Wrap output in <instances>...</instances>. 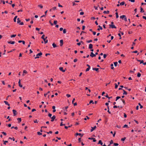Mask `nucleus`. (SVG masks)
Listing matches in <instances>:
<instances>
[{
  "label": "nucleus",
  "instance_id": "nucleus-32",
  "mask_svg": "<svg viewBox=\"0 0 146 146\" xmlns=\"http://www.w3.org/2000/svg\"><path fill=\"white\" fill-rule=\"evenodd\" d=\"M16 36V35H11V38H13V37H15V36Z\"/></svg>",
  "mask_w": 146,
  "mask_h": 146
},
{
  "label": "nucleus",
  "instance_id": "nucleus-64",
  "mask_svg": "<svg viewBox=\"0 0 146 146\" xmlns=\"http://www.w3.org/2000/svg\"><path fill=\"white\" fill-rule=\"evenodd\" d=\"M92 32L93 33V34L94 35H95L96 34V32L95 31H92Z\"/></svg>",
  "mask_w": 146,
  "mask_h": 146
},
{
  "label": "nucleus",
  "instance_id": "nucleus-59",
  "mask_svg": "<svg viewBox=\"0 0 146 146\" xmlns=\"http://www.w3.org/2000/svg\"><path fill=\"white\" fill-rule=\"evenodd\" d=\"M107 56V55L105 54H104L103 55V57L104 58H105Z\"/></svg>",
  "mask_w": 146,
  "mask_h": 146
},
{
  "label": "nucleus",
  "instance_id": "nucleus-42",
  "mask_svg": "<svg viewBox=\"0 0 146 146\" xmlns=\"http://www.w3.org/2000/svg\"><path fill=\"white\" fill-rule=\"evenodd\" d=\"M37 133V134L39 135H40L42 134V133L40 132H38Z\"/></svg>",
  "mask_w": 146,
  "mask_h": 146
},
{
  "label": "nucleus",
  "instance_id": "nucleus-20",
  "mask_svg": "<svg viewBox=\"0 0 146 146\" xmlns=\"http://www.w3.org/2000/svg\"><path fill=\"white\" fill-rule=\"evenodd\" d=\"M92 70H95L96 71H97L98 70L99 68H92Z\"/></svg>",
  "mask_w": 146,
  "mask_h": 146
},
{
  "label": "nucleus",
  "instance_id": "nucleus-4",
  "mask_svg": "<svg viewBox=\"0 0 146 146\" xmlns=\"http://www.w3.org/2000/svg\"><path fill=\"white\" fill-rule=\"evenodd\" d=\"M96 128V126H94V127H91L92 129L90 130V131L91 132L93 131Z\"/></svg>",
  "mask_w": 146,
  "mask_h": 146
},
{
  "label": "nucleus",
  "instance_id": "nucleus-38",
  "mask_svg": "<svg viewBox=\"0 0 146 146\" xmlns=\"http://www.w3.org/2000/svg\"><path fill=\"white\" fill-rule=\"evenodd\" d=\"M140 10V12L142 13L144 12V11L143 10V9L141 7Z\"/></svg>",
  "mask_w": 146,
  "mask_h": 146
},
{
  "label": "nucleus",
  "instance_id": "nucleus-9",
  "mask_svg": "<svg viewBox=\"0 0 146 146\" xmlns=\"http://www.w3.org/2000/svg\"><path fill=\"white\" fill-rule=\"evenodd\" d=\"M13 116H15L16 115V113L17 112L15 110H13Z\"/></svg>",
  "mask_w": 146,
  "mask_h": 146
},
{
  "label": "nucleus",
  "instance_id": "nucleus-51",
  "mask_svg": "<svg viewBox=\"0 0 146 146\" xmlns=\"http://www.w3.org/2000/svg\"><path fill=\"white\" fill-rule=\"evenodd\" d=\"M92 42V40H90L87 41L86 42H88V43H90V42Z\"/></svg>",
  "mask_w": 146,
  "mask_h": 146
},
{
  "label": "nucleus",
  "instance_id": "nucleus-21",
  "mask_svg": "<svg viewBox=\"0 0 146 146\" xmlns=\"http://www.w3.org/2000/svg\"><path fill=\"white\" fill-rule=\"evenodd\" d=\"M125 15H122L120 16V18L122 19H123L125 17Z\"/></svg>",
  "mask_w": 146,
  "mask_h": 146
},
{
  "label": "nucleus",
  "instance_id": "nucleus-44",
  "mask_svg": "<svg viewBox=\"0 0 146 146\" xmlns=\"http://www.w3.org/2000/svg\"><path fill=\"white\" fill-rule=\"evenodd\" d=\"M4 141L3 144L5 145H6V143H7L8 142V141Z\"/></svg>",
  "mask_w": 146,
  "mask_h": 146
},
{
  "label": "nucleus",
  "instance_id": "nucleus-8",
  "mask_svg": "<svg viewBox=\"0 0 146 146\" xmlns=\"http://www.w3.org/2000/svg\"><path fill=\"white\" fill-rule=\"evenodd\" d=\"M90 56L91 57H93L96 56V54H94V53L92 52L91 53Z\"/></svg>",
  "mask_w": 146,
  "mask_h": 146
},
{
  "label": "nucleus",
  "instance_id": "nucleus-41",
  "mask_svg": "<svg viewBox=\"0 0 146 146\" xmlns=\"http://www.w3.org/2000/svg\"><path fill=\"white\" fill-rule=\"evenodd\" d=\"M140 106V108L141 109L143 108V106H142L141 105L140 103H139L138 104Z\"/></svg>",
  "mask_w": 146,
  "mask_h": 146
},
{
  "label": "nucleus",
  "instance_id": "nucleus-28",
  "mask_svg": "<svg viewBox=\"0 0 146 146\" xmlns=\"http://www.w3.org/2000/svg\"><path fill=\"white\" fill-rule=\"evenodd\" d=\"M105 97H106V98H108L109 99H110V98H112V97H109L108 95V94H106V96H104Z\"/></svg>",
  "mask_w": 146,
  "mask_h": 146
},
{
  "label": "nucleus",
  "instance_id": "nucleus-52",
  "mask_svg": "<svg viewBox=\"0 0 146 146\" xmlns=\"http://www.w3.org/2000/svg\"><path fill=\"white\" fill-rule=\"evenodd\" d=\"M57 23V21H54V24L55 25H56Z\"/></svg>",
  "mask_w": 146,
  "mask_h": 146
},
{
  "label": "nucleus",
  "instance_id": "nucleus-30",
  "mask_svg": "<svg viewBox=\"0 0 146 146\" xmlns=\"http://www.w3.org/2000/svg\"><path fill=\"white\" fill-rule=\"evenodd\" d=\"M118 63L117 62H115L114 63V65L115 66H116L117 65Z\"/></svg>",
  "mask_w": 146,
  "mask_h": 146
},
{
  "label": "nucleus",
  "instance_id": "nucleus-22",
  "mask_svg": "<svg viewBox=\"0 0 146 146\" xmlns=\"http://www.w3.org/2000/svg\"><path fill=\"white\" fill-rule=\"evenodd\" d=\"M17 17V16H15L14 17V19H13V21H14V22H16V19Z\"/></svg>",
  "mask_w": 146,
  "mask_h": 146
},
{
  "label": "nucleus",
  "instance_id": "nucleus-63",
  "mask_svg": "<svg viewBox=\"0 0 146 146\" xmlns=\"http://www.w3.org/2000/svg\"><path fill=\"white\" fill-rule=\"evenodd\" d=\"M84 12H80V15H83L84 14Z\"/></svg>",
  "mask_w": 146,
  "mask_h": 146
},
{
  "label": "nucleus",
  "instance_id": "nucleus-11",
  "mask_svg": "<svg viewBox=\"0 0 146 146\" xmlns=\"http://www.w3.org/2000/svg\"><path fill=\"white\" fill-rule=\"evenodd\" d=\"M93 48V45L91 44H89V48L90 49H92Z\"/></svg>",
  "mask_w": 146,
  "mask_h": 146
},
{
  "label": "nucleus",
  "instance_id": "nucleus-49",
  "mask_svg": "<svg viewBox=\"0 0 146 146\" xmlns=\"http://www.w3.org/2000/svg\"><path fill=\"white\" fill-rule=\"evenodd\" d=\"M2 133L4 135H7V133L4 132H2Z\"/></svg>",
  "mask_w": 146,
  "mask_h": 146
},
{
  "label": "nucleus",
  "instance_id": "nucleus-33",
  "mask_svg": "<svg viewBox=\"0 0 146 146\" xmlns=\"http://www.w3.org/2000/svg\"><path fill=\"white\" fill-rule=\"evenodd\" d=\"M68 106L65 107L64 108V110L65 111H67V109H68Z\"/></svg>",
  "mask_w": 146,
  "mask_h": 146
},
{
  "label": "nucleus",
  "instance_id": "nucleus-6",
  "mask_svg": "<svg viewBox=\"0 0 146 146\" xmlns=\"http://www.w3.org/2000/svg\"><path fill=\"white\" fill-rule=\"evenodd\" d=\"M7 42L9 44H14L15 43V42L14 41H12L11 40L8 41Z\"/></svg>",
  "mask_w": 146,
  "mask_h": 146
},
{
  "label": "nucleus",
  "instance_id": "nucleus-35",
  "mask_svg": "<svg viewBox=\"0 0 146 146\" xmlns=\"http://www.w3.org/2000/svg\"><path fill=\"white\" fill-rule=\"evenodd\" d=\"M90 68V67H88L86 70V72H87L89 70Z\"/></svg>",
  "mask_w": 146,
  "mask_h": 146
},
{
  "label": "nucleus",
  "instance_id": "nucleus-19",
  "mask_svg": "<svg viewBox=\"0 0 146 146\" xmlns=\"http://www.w3.org/2000/svg\"><path fill=\"white\" fill-rule=\"evenodd\" d=\"M122 108V106H113V108Z\"/></svg>",
  "mask_w": 146,
  "mask_h": 146
},
{
  "label": "nucleus",
  "instance_id": "nucleus-18",
  "mask_svg": "<svg viewBox=\"0 0 146 146\" xmlns=\"http://www.w3.org/2000/svg\"><path fill=\"white\" fill-rule=\"evenodd\" d=\"M103 143L102 142V141L101 140H100L99 141L98 144H100L101 145H102Z\"/></svg>",
  "mask_w": 146,
  "mask_h": 146
},
{
  "label": "nucleus",
  "instance_id": "nucleus-14",
  "mask_svg": "<svg viewBox=\"0 0 146 146\" xmlns=\"http://www.w3.org/2000/svg\"><path fill=\"white\" fill-rule=\"evenodd\" d=\"M4 102L5 103V104L6 105H8V106H9L10 104H9L8 103V102L6 101H4Z\"/></svg>",
  "mask_w": 146,
  "mask_h": 146
},
{
  "label": "nucleus",
  "instance_id": "nucleus-15",
  "mask_svg": "<svg viewBox=\"0 0 146 146\" xmlns=\"http://www.w3.org/2000/svg\"><path fill=\"white\" fill-rule=\"evenodd\" d=\"M76 136L78 135H79L81 137H82L83 135V134L82 135L80 133H76Z\"/></svg>",
  "mask_w": 146,
  "mask_h": 146
},
{
  "label": "nucleus",
  "instance_id": "nucleus-47",
  "mask_svg": "<svg viewBox=\"0 0 146 146\" xmlns=\"http://www.w3.org/2000/svg\"><path fill=\"white\" fill-rule=\"evenodd\" d=\"M38 6L39 7H40V8L42 9L43 8V6H42L41 5H38Z\"/></svg>",
  "mask_w": 146,
  "mask_h": 146
},
{
  "label": "nucleus",
  "instance_id": "nucleus-23",
  "mask_svg": "<svg viewBox=\"0 0 146 146\" xmlns=\"http://www.w3.org/2000/svg\"><path fill=\"white\" fill-rule=\"evenodd\" d=\"M17 120L19 121L18 122L19 123L21 121V118H17Z\"/></svg>",
  "mask_w": 146,
  "mask_h": 146
},
{
  "label": "nucleus",
  "instance_id": "nucleus-37",
  "mask_svg": "<svg viewBox=\"0 0 146 146\" xmlns=\"http://www.w3.org/2000/svg\"><path fill=\"white\" fill-rule=\"evenodd\" d=\"M120 98H121V97L120 96H117L116 98V100L115 101H117V100L119 99Z\"/></svg>",
  "mask_w": 146,
  "mask_h": 146
},
{
  "label": "nucleus",
  "instance_id": "nucleus-7",
  "mask_svg": "<svg viewBox=\"0 0 146 146\" xmlns=\"http://www.w3.org/2000/svg\"><path fill=\"white\" fill-rule=\"evenodd\" d=\"M18 84H19V86L20 88H22L23 87L22 85H21V80H19V81L18 82Z\"/></svg>",
  "mask_w": 146,
  "mask_h": 146
},
{
  "label": "nucleus",
  "instance_id": "nucleus-45",
  "mask_svg": "<svg viewBox=\"0 0 146 146\" xmlns=\"http://www.w3.org/2000/svg\"><path fill=\"white\" fill-rule=\"evenodd\" d=\"M9 139H12L13 141H15V139L14 137H13L12 138L11 137H9Z\"/></svg>",
  "mask_w": 146,
  "mask_h": 146
},
{
  "label": "nucleus",
  "instance_id": "nucleus-29",
  "mask_svg": "<svg viewBox=\"0 0 146 146\" xmlns=\"http://www.w3.org/2000/svg\"><path fill=\"white\" fill-rule=\"evenodd\" d=\"M125 4V3L123 1L120 3V5H124Z\"/></svg>",
  "mask_w": 146,
  "mask_h": 146
},
{
  "label": "nucleus",
  "instance_id": "nucleus-54",
  "mask_svg": "<svg viewBox=\"0 0 146 146\" xmlns=\"http://www.w3.org/2000/svg\"><path fill=\"white\" fill-rule=\"evenodd\" d=\"M113 143V141L112 140H111L110 141V145L112 144Z\"/></svg>",
  "mask_w": 146,
  "mask_h": 146
},
{
  "label": "nucleus",
  "instance_id": "nucleus-60",
  "mask_svg": "<svg viewBox=\"0 0 146 146\" xmlns=\"http://www.w3.org/2000/svg\"><path fill=\"white\" fill-rule=\"evenodd\" d=\"M52 115V114L50 113H49L48 114V116L50 117H51Z\"/></svg>",
  "mask_w": 146,
  "mask_h": 146
},
{
  "label": "nucleus",
  "instance_id": "nucleus-61",
  "mask_svg": "<svg viewBox=\"0 0 146 146\" xmlns=\"http://www.w3.org/2000/svg\"><path fill=\"white\" fill-rule=\"evenodd\" d=\"M1 82H2V84L3 85H5V82L4 81H2Z\"/></svg>",
  "mask_w": 146,
  "mask_h": 146
},
{
  "label": "nucleus",
  "instance_id": "nucleus-12",
  "mask_svg": "<svg viewBox=\"0 0 146 146\" xmlns=\"http://www.w3.org/2000/svg\"><path fill=\"white\" fill-rule=\"evenodd\" d=\"M60 46H62L63 45V40H61L60 41Z\"/></svg>",
  "mask_w": 146,
  "mask_h": 146
},
{
  "label": "nucleus",
  "instance_id": "nucleus-57",
  "mask_svg": "<svg viewBox=\"0 0 146 146\" xmlns=\"http://www.w3.org/2000/svg\"><path fill=\"white\" fill-rule=\"evenodd\" d=\"M66 96L68 98H69L71 96V95L69 94H67Z\"/></svg>",
  "mask_w": 146,
  "mask_h": 146
},
{
  "label": "nucleus",
  "instance_id": "nucleus-24",
  "mask_svg": "<svg viewBox=\"0 0 146 146\" xmlns=\"http://www.w3.org/2000/svg\"><path fill=\"white\" fill-rule=\"evenodd\" d=\"M137 61L138 62H140V64H141L142 63H143V60H137Z\"/></svg>",
  "mask_w": 146,
  "mask_h": 146
},
{
  "label": "nucleus",
  "instance_id": "nucleus-2",
  "mask_svg": "<svg viewBox=\"0 0 146 146\" xmlns=\"http://www.w3.org/2000/svg\"><path fill=\"white\" fill-rule=\"evenodd\" d=\"M59 70L61 71L62 72H64L66 70V68L65 70L63 69V68L62 67H60L59 68Z\"/></svg>",
  "mask_w": 146,
  "mask_h": 146
},
{
  "label": "nucleus",
  "instance_id": "nucleus-25",
  "mask_svg": "<svg viewBox=\"0 0 146 146\" xmlns=\"http://www.w3.org/2000/svg\"><path fill=\"white\" fill-rule=\"evenodd\" d=\"M123 95H127V92H126V91H125V90H124L123 89Z\"/></svg>",
  "mask_w": 146,
  "mask_h": 146
},
{
  "label": "nucleus",
  "instance_id": "nucleus-43",
  "mask_svg": "<svg viewBox=\"0 0 146 146\" xmlns=\"http://www.w3.org/2000/svg\"><path fill=\"white\" fill-rule=\"evenodd\" d=\"M63 33L64 34H65L66 33V29H63Z\"/></svg>",
  "mask_w": 146,
  "mask_h": 146
},
{
  "label": "nucleus",
  "instance_id": "nucleus-56",
  "mask_svg": "<svg viewBox=\"0 0 146 146\" xmlns=\"http://www.w3.org/2000/svg\"><path fill=\"white\" fill-rule=\"evenodd\" d=\"M91 103H92L93 104H94V102H93V101H92V100H90V101L89 104H91Z\"/></svg>",
  "mask_w": 146,
  "mask_h": 146
},
{
  "label": "nucleus",
  "instance_id": "nucleus-27",
  "mask_svg": "<svg viewBox=\"0 0 146 146\" xmlns=\"http://www.w3.org/2000/svg\"><path fill=\"white\" fill-rule=\"evenodd\" d=\"M17 23H20L21 22V21L19 20V18H18L17 19Z\"/></svg>",
  "mask_w": 146,
  "mask_h": 146
},
{
  "label": "nucleus",
  "instance_id": "nucleus-40",
  "mask_svg": "<svg viewBox=\"0 0 146 146\" xmlns=\"http://www.w3.org/2000/svg\"><path fill=\"white\" fill-rule=\"evenodd\" d=\"M50 93V91H48V92H47L46 93H45V94H44V96H45V97L49 93Z\"/></svg>",
  "mask_w": 146,
  "mask_h": 146
},
{
  "label": "nucleus",
  "instance_id": "nucleus-31",
  "mask_svg": "<svg viewBox=\"0 0 146 146\" xmlns=\"http://www.w3.org/2000/svg\"><path fill=\"white\" fill-rule=\"evenodd\" d=\"M113 64H111V69H114V67L113 66Z\"/></svg>",
  "mask_w": 146,
  "mask_h": 146
},
{
  "label": "nucleus",
  "instance_id": "nucleus-5",
  "mask_svg": "<svg viewBox=\"0 0 146 146\" xmlns=\"http://www.w3.org/2000/svg\"><path fill=\"white\" fill-rule=\"evenodd\" d=\"M56 118V116L55 115H54L52 116V117L51 118V121H52V122H53L54 121V119H55Z\"/></svg>",
  "mask_w": 146,
  "mask_h": 146
},
{
  "label": "nucleus",
  "instance_id": "nucleus-1",
  "mask_svg": "<svg viewBox=\"0 0 146 146\" xmlns=\"http://www.w3.org/2000/svg\"><path fill=\"white\" fill-rule=\"evenodd\" d=\"M42 54V52H40V53H38V54H37L36 55V57L35 58V59H36V58H39V56H41Z\"/></svg>",
  "mask_w": 146,
  "mask_h": 146
},
{
  "label": "nucleus",
  "instance_id": "nucleus-13",
  "mask_svg": "<svg viewBox=\"0 0 146 146\" xmlns=\"http://www.w3.org/2000/svg\"><path fill=\"white\" fill-rule=\"evenodd\" d=\"M98 27L99 28H98L97 29V30L98 31H99L100 30H102V27L101 26H100V25H99L98 26Z\"/></svg>",
  "mask_w": 146,
  "mask_h": 146
},
{
  "label": "nucleus",
  "instance_id": "nucleus-10",
  "mask_svg": "<svg viewBox=\"0 0 146 146\" xmlns=\"http://www.w3.org/2000/svg\"><path fill=\"white\" fill-rule=\"evenodd\" d=\"M47 38V37H46L45 38L43 39L45 44H46L48 42V40H46V39Z\"/></svg>",
  "mask_w": 146,
  "mask_h": 146
},
{
  "label": "nucleus",
  "instance_id": "nucleus-39",
  "mask_svg": "<svg viewBox=\"0 0 146 146\" xmlns=\"http://www.w3.org/2000/svg\"><path fill=\"white\" fill-rule=\"evenodd\" d=\"M115 14H116V18H118L119 17V16L118 14V13L117 12Z\"/></svg>",
  "mask_w": 146,
  "mask_h": 146
},
{
  "label": "nucleus",
  "instance_id": "nucleus-48",
  "mask_svg": "<svg viewBox=\"0 0 146 146\" xmlns=\"http://www.w3.org/2000/svg\"><path fill=\"white\" fill-rule=\"evenodd\" d=\"M115 88H117L118 87V85L116 83H115Z\"/></svg>",
  "mask_w": 146,
  "mask_h": 146
},
{
  "label": "nucleus",
  "instance_id": "nucleus-34",
  "mask_svg": "<svg viewBox=\"0 0 146 146\" xmlns=\"http://www.w3.org/2000/svg\"><path fill=\"white\" fill-rule=\"evenodd\" d=\"M141 76V74L139 73H138L137 74V76L138 77H140Z\"/></svg>",
  "mask_w": 146,
  "mask_h": 146
},
{
  "label": "nucleus",
  "instance_id": "nucleus-53",
  "mask_svg": "<svg viewBox=\"0 0 146 146\" xmlns=\"http://www.w3.org/2000/svg\"><path fill=\"white\" fill-rule=\"evenodd\" d=\"M44 36H45V35H43L42 36H41V38L42 39H44V38H44Z\"/></svg>",
  "mask_w": 146,
  "mask_h": 146
},
{
  "label": "nucleus",
  "instance_id": "nucleus-26",
  "mask_svg": "<svg viewBox=\"0 0 146 146\" xmlns=\"http://www.w3.org/2000/svg\"><path fill=\"white\" fill-rule=\"evenodd\" d=\"M121 101H122V102H123V104L124 105H125V101L123 99H121Z\"/></svg>",
  "mask_w": 146,
  "mask_h": 146
},
{
  "label": "nucleus",
  "instance_id": "nucleus-17",
  "mask_svg": "<svg viewBox=\"0 0 146 146\" xmlns=\"http://www.w3.org/2000/svg\"><path fill=\"white\" fill-rule=\"evenodd\" d=\"M21 42H22L23 44H25V41H24V40H19L18 41V42L19 43H21Z\"/></svg>",
  "mask_w": 146,
  "mask_h": 146
},
{
  "label": "nucleus",
  "instance_id": "nucleus-3",
  "mask_svg": "<svg viewBox=\"0 0 146 146\" xmlns=\"http://www.w3.org/2000/svg\"><path fill=\"white\" fill-rule=\"evenodd\" d=\"M109 26L110 27H111L112 29H116V27L114 25H109Z\"/></svg>",
  "mask_w": 146,
  "mask_h": 146
},
{
  "label": "nucleus",
  "instance_id": "nucleus-55",
  "mask_svg": "<svg viewBox=\"0 0 146 146\" xmlns=\"http://www.w3.org/2000/svg\"><path fill=\"white\" fill-rule=\"evenodd\" d=\"M118 145H119V144L117 143H114V145L115 146H118Z\"/></svg>",
  "mask_w": 146,
  "mask_h": 146
},
{
  "label": "nucleus",
  "instance_id": "nucleus-50",
  "mask_svg": "<svg viewBox=\"0 0 146 146\" xmlns=\"http://www.w3.org/2000/svg\"><path fill=\"white\" fill-rule=\"evenodd\" d=\"M123 19L125 21H127V18L126 17V16H125V17Z\"/></svg>",
  "mask_w": 146,
  "mask_h": 146
},
{
  "label": "nucleus",
  "instance_id": "nucleus-36",
  "mask_svg": "<svg viewBox=\"0 0 146 146\" xmlns=\"http://www.w3.org/2000/svg\"><path fill=\"white\" fill-rule=\"evenodd\" d=\"M52 45L54 48H55L56 47V45L54 43L52 44Z\"/></svg>",
  "mask_w": 146,
  "mask_h": 146
},
{
  "label": "nucleus",
  "instance_id": "nucleus-46",
  "mask_svg": "<svg viewBox=\"0 0 146 146\" xmlns=\"http://www.w3.org/2000/svg\"><path fill=\"white\" fill-rule=\"evenodd\" d=\"M128 127V125L126 124H125L124 125V126L123 127V128L127 127Z\"/></svg>",
  "mask_w": 146,
  "mask_h": 146
},
{
  "label": "nucleus",
  "instance_id": "nucleus-62",
  "mask_svg": "<svg viewBox=\"0 0 146 146\" xmlns=\"http://www.w3.org/2000/svg\"><path fill=\"white\" fill-rule=\"evenodd\" d=\"M19 25H24V23L23 22H21L20 23Z\"/></svg>",
  "mask_w": 146,
  "mask_h": 146
},
{
  "label": "nucleus",
  "instance_id": "nucleus-16",
  "mask_svg": "<svg viewBox=\"0 0 146 146\" xmlns=\"http://www.w3.org/2000/svg\"><path fill=\"white\" fill-rule=\"evenodd\" d=\"M109 13V11H104L103 12V13L104 14H108Z\"/></svg>",
  "mask_w": 146,
  "mask_h": 146
},
{
  "label": "nucleus",
  "instance_id": "nucleus-58",
  "mask_svg": "<svg viewBox=\"0 0 146 146\" xmlns=\"http://www.w3.org/2000/svg\"><path fill=\"white\" fill-rule=\"evenodd\" d=\"M27 71L26 70H23V73H25V74H27Z\"/></svg>",
  "mask_w": 146,
  "mask_h": 146
}]
</instances>
